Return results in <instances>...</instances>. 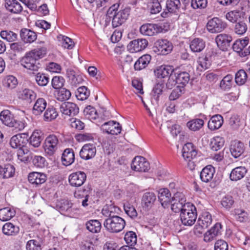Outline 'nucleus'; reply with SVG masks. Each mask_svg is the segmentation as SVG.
Here are the masks:
<instances>
[{
  "mask_svg": "<svg viewBox=\"0 0 250 250\" xmlns=\"http://www.w3.org/2000/svg\"><path fill=\"white\" fill-rule=\"evenodd\" d=\"M215 172V168L212 165H208L201 171L200 179L204 182L208 183L212 179Z\"/></svg>",
  "mask_w": 250,
  "mask_h": 250,
  "instance_id": "6ab92c4d",
  "label": "nucleus"
},
{
  "mask_svg": "<svg viewBox=\"0 0 250 250\" xmlns=\"http://www.w3.org/2000/svg\"><path fill=\"white\" fill-rule=\"evenodd\" d=\"M164 85L163 83H158L153 88L152 91V98L156 101H159V96L162 94Z\"/></svg>",
  "mask_w": 250,
  "mask_h": 250,
  "instance_id": "4d7b16f0",
  "label": "nucleus"
},
{
  "mask_svg": "<svg viewBox=\"0 0 250 250\" xmlns=\"http://www.w3.org/2000/svg\"><path fill=\"white\" fill-rule=\"evenodd\" d=\"M18 226L11 222L5 223L2 227L3 234L7 236H15L20 232Z\"/></svg>",
  "mask_w": 250,
  "mask_h": 250,
  "instance_id": "a211bd4d",
  "label": "nucleus"
},
{
  "mask_svg": "<svg viewBox=\"0 0 250 250\" xmlns=\"http://www.w3.org/2000/svg\"><path fill=\"white\" fill-rule=\"evenodd\" d=\"M234 200L231 195H227L224 197L221 201V205L227 209L230 208L234 204Z\"/></svg>",
  "mask_w": 250,
  "mask_h": 250,
  "instance_id": "774afa93",
  "label": "nucleus"
},
{
  "mask_svg": "<svg viewBox=\"0 0 250 250\" xmlns=\"http://www.w3.org/2000/svg\"><path fill=\"white\" fill-rule=\"evenodd\" d=\"M156 200V196L153 192H146L142 198V204L144 208L149 210Z\"/></svg>",
  "mask_w": 250,
  "mask_h": 250,
  "instance_id": "f3484780",
  "label": "nucleus"
},
{
  "mask_svg": "<svg viewBox=\"0 0 250 250\" xmlns=\"http://www.w3.org/2000/svg\"><path fill=\"white\" fill-rule=\"evenodd\" d=\"M96 148L93 144L83 145L80 151V156L83 160H88L93 158L96 153Z\"/></svg>",
  "mask_w": 250,
  "mask_h": 250,
  "instance_id": "9b49d317",
  "label": "nucleus"
},
{
  "mask_svg": "<svg viewBox=\"0 0 250 250\" xmlns=\"http://www.w3.org/2000/svg\"><path fill=\"white\" fill-rule=\"evenodd\" d=\"M28 179L30 183L38 186L46 181V176L43 173L32 172L29 173Z\"/></svg>",
  "mask_w": 250,
  "mask_h": 250,
  "instance_id": "a878e982",
  "label": "nucleus"
},
{
  "mask_svg": "<svg viewBox=\"0 0 250 250\" xmlns=\"http://www.w3.org/2000/svg\"><path fill=\"white\" fill-rule=\"evenodd\" d=\"M75 160L74 152L72 148H66L62 154V161L64 166L71 165Z\"/></svg>",
  "mask_w": 250,
  "mask_h": 250,
  "instance_id": "bb28decb",
  "label": "nucleus"
},
{
  "mask_svg": "<svg viewBox=\"0 0 250 250\" xmlns=\"http://www.w3.org/2000/svg\"><path fill=\"white\" fill-rule=\"evenodd\" d=\"M65 80L62 76H55L53 78L51 84L54 89H60L64 85Z\"/></svg>",
  "mask_w": 250,
  "mask_h": 250,
  "instance_id": "0e129e2a",
  "label": "nucleus"
},
{
  "mask_svg": "<svg viewBox=\"0 0 250 250\" xmlns=\"http://www.w3.org/2000/svg\"><path fill=\"white\" fill-rule=\"evenodd\" d=\"M71 95V92L69 90L65 88H62L58 91L56 98L59 101H64L68 100Z\"/></svg>",
  "mask_w": 250,
  "mask_h": 250,
  "instance_id": "603ef678",
  "label": "nucleus"
},
{
  "mask_svg": "<svg viewBox=\"0 0 250 250\" xmlns=\"http://www.w3.org/2000/svg\"><path fill=\"white\" fill-rule=\"evenodd\" d=\"M0 120L4 125H9L10 124H17L20 125L17 120L15 119L13 115L9 110H4L0 113Z\"/></svg>",
  "mask_w": 250,
  "mask_h": 250,
  "instance_id": "393cba45",
  "label": "nucleus"
},
{
  "mask_svg": "<svg viewBox=\"0 0 250 250\" xmlns=\"http://www.w3.org/2000/svg\"><path fill=\"white\" fill-rule=\"evenodd\" d=\"M86 179V175L83 171H77L71 173L68 178L69 182L72 186L80 187L83 184Z\"/></svg>",
  "mask_w": 250,
  "mask_h": 250,
  "instance_id": "f8f14e48",
  "label": "nucleus"
},
{
  "mask_svg": "<svg viewBox=\"0 0 250 250\" xmlns=\"http://www.w3.org/2000/svg\"><path fill=\"white\" fill-rule=\"evenodd\" d=\"M168 129L174 137L179 134L180 140L184 139L185 132L182 131L181 126H170L168 127Z\"/></svg>",
  "mask_w": 250,
  "mask_h": 250,
  "instance_id": "6e6d98bb",
  "label": "nucleus"
},
{
  "mask_svg": "<svg viewBox=\"0 0 250 250\" xmlns=\"http://www.w3.org/2000/svg\"><path fill=\"white\" fill-rule=\"evenodd\" d=\"M212 222V218L211 214L208 211H204L200 215L197 223L203 227H208L209 226Z\"/></svg>",
  "mask_w": 250,
  "mask_h": 250,
  "instance_id": "72a5a7b5",
  "label": "nucleus"
},
{
  "mask_svg": "<svg viewBox=\"0 0 250 250\" xmlns=\"http://www.w3.org/2000/svg\"><path fill=\"white\" fill-rule=\"evenodd\" d=\"M247 172V169L245 167H236L231 170L229 174V178L232 181H237L244 177Z\"/></svg>",
  "mask_w": 250,
  "mask_h": 250,
  "instance_id": "b1692460",
  "label": "nucleus"
},
{
  "mask_svg": "<svg viewBox=\"0 0 250 250\" xmlns=\"http://www.w3.org/2000/svg\"><path fill=\"white\" fill-rule=\"evenodd\" d=\"M46 52L47 48L45 46L37 48L28 52L30 54L38 61L40 59L43 58L46 54Z\"/></svg>",
  "mask_w": 250,
  "mask_h": 250,
  "instance_id": "09e8293b",
  "label": "nucleus"
},
{
  "mask_svg": "<svg viewBox=\"0 0 250 250\" xmlns=\"http://www.w3.org/2000/svg\"><path fill=\"white\" fill-rule=\"evenodd\" d=\"M86 229L92 233H98L101 231V223L98 220H90L86 224Z\"/></svg>",
  "mask_w": 250,
  "mask_h": 250,
  "instance_id": "4c0bfd02",
  "label": "nucleus"
},
{
  "mask_svg": "<svg viewBox=\"0 0 250 250\" xmlns=\"http://www.w3.org/2000/svg\"><path fill=\"white\" fill-rule=\"evenodd\" d=\"M158 199L163 208H167L171 201V193L169 190L167 188L160 189L158 193Z\"/></svg>",
  "mask_w": 250,
  "mask_h": 250,
  "instance_id": "412c9836",
  "label": "nucleus"
},
{
  "mask_svg": "<svg viewBox=\"0 0 250 250\" xmlns=\"http://www.w3.org/2000/svg\"><path fill=\"white\" fill-rule=\"evenodd\" d=\"M185 200L183 199L179 198L177 199V197H173L171 198V201L170 202L171 204V210L175 212H179L180 213L184 209V207H185Z\"/></svg>",
  "mask_w": 250,
  "mask_h": 250,
  "instance_id": "cd10ccee",
  "label": "nucleus"
},
{
  "mask_svg": "<svg viewBox=\"0 0 250 250\" xmlns=\"http://www.w3.org/2000/svg\"><path fill=\"white\" fill-rule=\"evenodd\" d=\"M15 172V168L14 167L10 164L5 165L4 167H2V178L6 179L12 177L14 176Z\"/></svg>",
  "mask_w": 250,
  "mask_h": 250,
  "instance_id": "49530a36",
  "label": "nucleus"
},
{
  "mask_svg": "<svg viewBox=\"0 0 250 250\" xmlns=\"http://www.w3.org/2000/svg\"><path fill=\"white\" fill-rule=\"evenodd\" d=\"M124 208L125 212L130 218L134 219L137 217V211L132 205L129 203H127L124 205Z\"/></svg>",
  "mask_w": 250,
  "mask_h": 250,
  "instance_id": "69168bd1",
  "label": "nucleus"
},
{
  "mask_svg": "<svg viewBox=\"0 0 250 250\" xmlns=\"http://www.w3.org/2000/svg\"><path fill=\"white\" fill-rule=\"evenodd\" d=\"M231 41V37L225 34H220L217 35L215 38L217 46L223 51L228 49Z\"/></svg>",
  "mask_w": 250,
  "mask_h": 250,
  "instance_id": "dca6fc26",
  "label": "nucleus"
},
{
  "mask_svg": "<svg viewBox=\"0 0 250 250\" xmlns=\"http://www.w3.org/2000/svg\"><path fill=\"white\" fill-rule=\"evenodd\" d=\"M124 239L127 244L134 246L137 242V236L134 232L128 231L125 233Z\"/></svg>",
  "mask_w": 250,
  "mask_h": 250,
  "instance_id": "13d9d810",
  "label": "nucleus"
},
{
  "mask_svg": "<svg viewBox=\"0 0 250 250\" xmlns=\"http://www.w3.org/2000/svg\"><path fill=\"white\" fill-rule=\"evenodd\" d=\"M148 42L145 39H138L130 42L127 45L128 49L131 52H137L145 49Z\"/></svg>",
  "mask_w": 250,
  "mask_h": 250,
  "instance_id": "ddd939ff",
  "label": "nucleus"
},
{
  "mask_svg": "<svg viewBox=\"0 0 250 250\" xmlns=\"http://www.w3.org/2000/svg\"><path fill=\"white\" fill-rule=\"evenodd\" d=\"M21 64L27 69L35 73L41 67L39 61L28 52L26 53L21 61Z\"/></svg>",
  "mask_w": 250,
  "mask_h": 250,
  "instance_id": "39448f33",
  "label": "nucleus"
},
{
  "mask_svg": "<svg viewBox=\"0 0 250 250\" xmlns=\"http://www.w3.org/2000/svg\"><path fill=\"white\" fill-rule=\"evenodd\" d=\"M21 40L25 43H32L34 42L37 37L36 32L27 29L22 28L20 31Z\"/></svg>",
  "mask_w": 250,
  "mask_h": 250,
  "instance_id": "aec40b11",
  "label": "nucleus"
},
{
  "mask_svg": "<svg viewBox=\"0 0 250 250\" xmlns=\"http://www.w3.org/2000/svg\"><path fill=\"white\" fill-rule=\"evenodd\" d=\"M58 114L53 107H48L44 114V120L47 122L51 121L58 116Z\"/></svg>",
  "mask_w": 250,
  "mask_h": 250,
  "instance_id": "8fccbe9b",
  "label": "nucleus"
},
{
  "mask_svg": "<svg viewBox=\"0 0 250 250\" xmlns=\"http://www.w3.org/2000/svg\"><path fill=\"white\" fill-rule=\"evenodd\" d=\"M248 79V75L246 71L243 69H240L238 71L235 76V81L236 83L239 85L244 84Z\"/></svg>",
  "mask_w": 250,
  "mask_h": 250,
  "instance_id": "a18cd8bd",
  "label": "nucleus"
},
{
  "mask_svg": "<svg viewBox=\"0 0 250 250\" xmlns=\"http://www.w3.org/2000/svg\"><path fill=\"white\" fill-rule=\"evenodd\" d=\"M232 76L231 75H228L225 76L221 81L220 83V87L224 90H226L230 88L231 86V81Z\"/></svg>",
  "mask_w": 250,
  "mask_h": 250,
  "instance_id": "e2e57ef3",
  "label": "nucleus"
},
{
  "mask_svg": "<svg viewBox=\"0 0 250 250\" xmlns=\"http://www.w3.org/2000/svg\"><path fill=\"white\" fill-rule=\"evenodd\" d=\"M225 140L223 137L216 136L213 137L210 143V148L213 151H217L223 146Z\"/></svg>",
  "mask_w": 250,
  "mask_h": 250,
  "instance_id": "79ce46f5",
  "label": "nucleus"
},
{
  "mask_svg": "<svg viewBox=\"0 0 250 250\" xmlns=\"http://www.w3.org/2000/svg\"><path fill=\"white\" fill-rule=\"evenodd\" d=\"M197 212L195 206L189 202L186 203L184 209L180 213V219L184 226H191L195 222Z\"/></svg>",
  "mask_w": 250,
  "mask_h": 250,
  "instance_id": "f03ea898",
  "label": "nucleus"
},
{
  "mask_svg": "<svg viewBox=\"0 0 250 250\" xmlns=\"http://www.w3.org/2000/svg\"><path fill=\"white\" fill-rule=\"evenodd\" d=\"M1 37L9 42L15 41L17 38V35L11 31L3 30L0 32Z\"/></svg>",
  "mask_w": 250,
  "mask_h": 250,
  "instance_id": "bf43d9fd",
  "label": "nucleus"
},
{
  "mask_svg": "<svg viewBox=\"0 0 250 250\" xmlns=\"http://www.w3.org/2000/svg\"><path fill=\"white\" fill-rule=\"evenodd\" d=\"M15 215L13 209L9 208H4L0 209V220L7 221L10 220Z\"/></svg>",
  "mask_w": 250,
  "mask_h": 250,
  "instance_id": "58836bf2",
  "label": "nucleus"
},
{
  "mask_svg": "<svg viewBox=\"0 0 250 250\" xmlns=\"http://www.w3.org/2000/svg\"><path fill=\"white\" fill-rule=\"evenodd\" d=\"M27 134H18L11 137L10 140V145L13 148L24 147L28 142Z\"/></svg>",
  "mask_w": 250,
  "mask_h": 250,
  "instance_id": "9d476101",
  "label": "nucleus"
},
{
  "mask_svg": "<svg viewBox=\"0 0 250 250\" xmlns=\"http://www.w3.org/2000/svg\"><path fill=\"white\" fill-rule=\"evenodd\" d=\"M222 231V225L220 223H216L204 234V239L205 241H210L214 237L221 235Z\"/></svg>",
  "mask_w": 250,
  "mask_h": 250,
  "instance_id": "4be33fe9",
  "label": "nucleus"
},
{
  "mask_svg": "<svg viewBox=\"0 0 250 250\" xmlns=\"http://www.w3.org/2000/svg\"><path fill=\"white\" fill-rule=\"evenodd\" d=\"M26 250H41V245L40 242L36 240H29L26 245Z\"/></svg>",
  "mask_w": 250,
  "mask_h": 250,
  "instance_id": "338daca9",
  "label": "nucleus"
},
{
  "mask_svg": "<svg viewBox=\"0 0 250 250\" xmlns=\"http://www.w3.org/2000/svg\"><path fill=\"white\" fill-rule=\"evenodd\" d=\"M32 154H31L29 150L24 147L19 149L17 153L18 159L24 163H28L31 161Z\"/></svg>",
  "mask_w": 250,
  "mask_h": 250,
  "instance_id": "f704fd0d",
  "label": "nucleus"
},
{
  "mask_svg": "<svg viewBox=\"0 0 250 250\" xmlns=\"http://www.w3.org/2000/svg\"><path fill=\"white\" fill-rule=\"evenodd\" d=\"M72 205L71 201L62 199L57 203L56 208L61 212H70L72 211Z\"/></svg>",
  "mask_w": 250,
  "mask_h": 250,
  "instance_id": "c9c22d12",
  "label": "nucleus"
},
{
  "mask_svg": "<svg viewBox=\"0 0 250 250\" xmlns=\"http://www.w3.org/2000/svg\"><path fill=\"white\" fill-rule=\"evenodd\" d=\"M46 102L43 98H39L36 102L33 108V112L36 115L40 114L45 108Z\"/></svg>",
  "mask_w": 250,
  "mask_h": 250,
  "instance_id": "ea45409f",
  "label": "nucleus"
},
{
  "mask_svg": "<svg viewBox=\"0 0 250 250\" xmlns=\"http://www.w3.org/2000/svg\"><path fill=\"white\" fill-rule=\"evenodd\" d=\"M125 226V220L119 216H110L105 219L104 226L110 233H118L121 231Z\"/></svg>",
  "mask_w": 250,
  "mask_h": 250,
  "instance_id": "7ed1b4c3",
  "label": "nucleus"
},
{
  "mask_svg": "<svg viewBox=\"0 0 250 250\" xmlns=\"http://www.w3.org/2000/svg\"><path fill=\"white\" fill-rule=\"evenodd\" d=\"M18 97L20 99L30 103L35 99L36 94L33 90L25 88L19 92Z\"/></svg>",
  "mask_w": 250,
  "mask_h": 250,
  "instance_id": "473e14b6",
  "label": "nucleus"
},
{
  "mask_svg": "<svg viewBox=\"0 0 250 250\" xmlns=\"http://www.w3.org/2000/svg\"><path fill=\"white\" fill-rule=\"evenodd\" d=\"M17 83V80L13 76H8L3 82L4 86L11 89L15 88Z\"/></svg>",
  "mask_w": 250,
  "mask_h": 250,
  "instance_id": "052dcab7",
  "label": "nucleus"
},
{
  "mask_svg": "<svg viewBox=\"0 0 250 250\" xmlns=\"http://www.w3.org/2000/svg\"><path fill=\"white\" fill-rule=\"evenodd\" d=\"M174 75L177 84L181 85H179V86L183 87L186 85L189 81L190 76L187 72L184 71L180 73L174 72ZM177 87H178V86Z\"/></svg>",
  "mask_w": 250,
  "mask_h": 250,
  "instance_id": "2f4dec72",
  "label": "nucleus"
},
{
  "mask_svg": "<svg viewBox=\"0 0 250 250\" xmlns=\"http://www.w3.org/2000/svg\"><path fill=\"white\" fill-rule=\"evenodd\" d=\"M174 70L173 66L163 65L158 67L154 70V74L157 78H165L173 76Z\"/></svg>",
  "mask_w": 250,
  "mask_h": 250,
  "instance_id": "4468645a",
  "label": "nucleus"
},
{
  "mask_svg": "<svg viewBox=\"0 0 250 250\" xmlns=\"http://www.w3.org/2000/svg\"><path fill=\"white\" fill-rule=\"evenodd\" d=\"M226 27V24L217 18L210 20L207 24L208 30L211 33L221 32Z\"/></svg>",
  "mask_w": 250,
  "mask_h": 250,
  "instance_id": "1a4fd4ad",
  "label": "nucleus"
},
{
  "mask_svg": "<svg viewBox=\"0 0 250 250\" xmlns=\"http://www.w3.org/2000/svg\"><path fill=\"white\" fill-rule=\"evenodd\" d=\"M120 4L115 3L108 10L105 20L106 22L112 20V25L115 28L121 25L127 19L129 15L130 8H125L119 9Z\"/></svg>",
  "mask_w": 250,
  "mask_h": 250,
  "instance_id": "f257e3e1",
  "label": "nucleus"
},
{
  "mask_svg": "<svg viewBox=\"0 0 250 250\" xmlns=\"http://www.w3.org/2000/svg\"><path fill=\"white\" fill-rule=\"evenodd\" d=\"M36 81L39 85L44 86L48 83L49 78L45 74L39 72L36 75Z\"/></svg>",
  "mask_w": 250,
  "mask_h": 250,
  "instance_id": "680f3d73",
  "label": "nucleus"
},
{
  "mask_svg": "<svg viewBox=\"0 0 250 250\" xmlns=\"http://www.w3.org/2000/svg\"><path fill=\"white\" fill-rule=\"evenodd\" d=\"M244 145L242 142L234 141L231 143L230 151L233 157H239L244 152Z\"/></svg>",
  "mask_w": 250,
  "mask_h": 250,
  "instance_id": "5701e85b",
  "label": "nucleus"
},
{
  "mask_svg": "<svg viewBox=\"0 0 250 250\" xmlns=\"http://www.w3.org/2000/svg\"><path fill=\"white\" fill-rule=\"evenodd\" d=\"M247 30L246 23L242 21H237L234 23L233 31L238 35H243Z\"/></svg>",
  "mask_w": 250,
  "mask_h": 250,
  "instance_id": "de8ad7c7",
  "label": "nucleus"
},
{
  "mask_svg": "<svg viewBox=\"0 0 250 250\" xmlns=\"http://www.w3.org/2000/svg\"><path fill=\"white\" fill-rule=\"evenodd\" d=\"M140 32L145 35L152 36L159 33L165 32V25L162 24L146 23L142 25L140 28Z\"/></svg>",
  "mask_w": 250,
  "mask_h": 250,
  "instance_id": "20e7f679",
  "label": "nucleus"
},
{
  "mask_svg": "<svg viewBox=\"0 0 250 250\" xmlns=\"http://www.w3.org/2000/svg\"><path fill=\"white\" fill-rule=\"evenodd\" d=\"M5 6L7 10L13 13H19L22 10L21 3L17 0H6Z\"/></svg>",
  "mask_w": 250,
  "mask_h": 250,
  "instance_id": "c756f323",
  "label": "nucleus"
},
{
  "mask_svg": "<svg viewBox=\"0 0 250 250\" xmlns=\"http://www.w3.org/2000/svg\"><path fill=\"white\" fill-rule=\"evenodd\" d=\"M172 45L167 40L160 39L154 43V51L158 54L167 55L172 49Z\"/></svg>",
  "mask_w": 250,
  "mask_h": 250,
  "instance_id": "6e6552de",
  "label": "nucleus"
},
{
  "mask_svg": "<svg viewBox=\"0 0 250 250\" xmlns=\"http://www.w3.org/2000/svg\"><path fill=\"white\" fill-rule=\"evenodd\" d=\"M61 112L65 115H75L79 113V107L76 104L70 102H64L60 106Z\"/></svg>",
  "mask_w": 250,
  "mask_h": 250,
  "instance_id": "2eb2a0df",
  "label": "nucleus"
},
{
  "mask_svg": "<svg viewBox=\"0 0 250 250\" xmlns=\"http://www.w3.org/2000/svg\"><path fill=\"white\" fill-rule=\"evenodd\" d=\"M83 114L85 118L92 122V120H96L98 116L97 112L95 108L91 106H87L83 110Z\"/></svg>",
  "mask_w": 250,
  "mask_h": 250,
  "instance_id": "37998d69",
  "label": "nucleus"
},
{
  "mask_svg": "<svg viewBox=\"0 0 250 250\" xmlns=\"http://www.w3.org/2000/svg\"><path fill=\"white\" fill-rule=\"evenodd\" d=\"M31 161L33 165L37 167L42 168L46 165L45 158L41 156L32 155Z\"/></svg>",
  "mask_w": 250,
  "mask_h": 250,
  "instance_id": "3c124183",
  "label": "nucleus"
},
{
  "mask_svg": "<svg viewBox=\"0 0 250 250\" xmlns=\"http://www.w3.org/2000/svg\"><path fill=\"white\" fill-rule=\"evenodd\" d=\"M181 6L180 0H167L166 6L170 13H175L178 11Z\"/></svg>",
  "mask_w": 250,
  "mask_h": 250,
  "instance_id": "c03bdc74",
  "label": "nucleus"
},
{
  "mask_svg": "<svg viewBox=\"0 0 250 250\" xmlns=\"http://www.w3.org/2000/svg\"><path fill=\"white\" fill-rule=\"evenodd\" d=\"M119 211L120 208L110 202V204H107L104 207L102 213L105 217L109 218L110 216H117L115 213H118Z\"/></svg>",
  "mask_w": 250,
  "mask_h": 250,
  "instance_id": "c85d7f7f",
  "label": "nucleus"
},
{
  "mask_svg": "<svg viewBox=\"0 0 250 250\" xmlns=\"http://www.w3.org/2000/svg\"><path fill=\"white\" fill-rule=\"evenodd\" d=\"M248 39L237 40L233 44L232 48L234 51L239 54L244 48L248 45Z\"/></svg>",
  "mask_w": 250,
  "mask_h": 250,
  "instance_id": "864d4df0",
  "label": "nucleus"
},
{
  "mask_svg": "<svg viewBox=\"0 0 250 250\" xmlns=\"http://www.w3.org/2000/svg\"><path fill=\"white\" fill-rule=\"evenodd\" d=\"M151 59V56L148 54L140 57L134 65V69L136 70H141L146 68L150 62Z\"/></svg>",
  "mask_w": 250,
  "mask_h": 250,
  "instance_id": "7c9ffc66",
  "label": "nucleus"
},
{
  "mask_svg": "<svg viewBox=\"0 0 250 250\" xmlns=\"http://www.w3.org/2000/svg\"><path fill=\"white\" fill-rule=\"evenodd\" d=\"M58 139L54 135H50L45 140L43 148L46 155L52 156L58 148Z\"/></svg>",
  "mask_w": 250,
  "mask_h": 250,
  "instance_id": "423d86ee",
  "label": "nucleus"
},
{
  "mask_svg": "<svg viewBox=\"0 0 250 250\" xmlns=\"http://www.w3.org/2000/svg\"><path fill=\"white\" fill-rule=\"evenodd\" d=\"M42 131L39 130H35L30 137L29 144L34 147H38L42 140L41 135Z\"/></svg>",
  "mask_w": 250,
  "mask_h": 250,
  "instance_id": "a19ab883",
  "label": "nucleus"
},
{
  "mask_svg": "<svg viewBox=\"0 0 250 250\" xmlns=\"http://www.w3.org/2000/svg\"><path fill=\"white\" fill-rule=\"evenodd\" d=\"M89 94V91L83 86L78 88L76 96L78 100L83 101L87 99Z\"/></svg>",
  "mask_w": 250,
  "mask_h": 250,
  "instance_id": "5fc2aeb1",
  "label": "nucleus"
},
{
  "mask_svg": "<svg viewBox=\"0 0 250 250\" xmlns=\"http://www.w3.org/2000/svg\"><path fill=\"white\" fill-rule=\"evenodd\" d=\"M205 47V42L202 39H194L190 43V48L193 52H200Z\"/></svg>",
  "mask_w": 250,
  "mask_h": 250,
  "instance_id": "e433bc0d",
  "label": "nucleus"
},
{
  "mask_svg": "<svg viewBox=\"0 0 250 250\" xmlns=\"http://www.w3.org/2000/svg\"><path fill=\"white\" fill-rule=\"evenodd\" d=\"M131 168L136 171L147 172L150 169L149 162L142 156H136L132 160Z\"/></svg>",
  "mask_w": 250,
  "mask_h": 250,
  "instance_id": "0eeeda50",
  "label": "nucleus"
}]
</instances>
